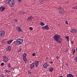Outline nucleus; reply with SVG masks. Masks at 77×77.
Returning <instances> with one entry per match:
<instances>
[{"label": "nucleus", "instance_id": "22", "mask_svg": "<svg viewBox=\"0 0 77 77\" xmlns=\"http://www.w3.org/2000/svg\"><path fill=\"white\" fill-rule=\"evenodd\" d=\"M65 38L67 39V41H69V36H67L65 37Z\"/></svg>", "mask_w": 77, "mask_h": 77}, {"label": "nucleus", "instance_id": "19", "mask_svg": "<svg viewBox=\"0 0 77 77\" xmlns=\"http://www.w3.org/2000/svg\"><path fill=\"white\" fill-rule=\"evenodd\" d=\"M12 41H13V40H11L10 41H8V44H11V43L12 42Z\"/></svg>", "mask_w": 77, "mask_h": 77}, {"label": "nucleus", "instance_id": "35", "mask_svg": "<svg viewBox=\"0 0 77 77\" xmlns=\"http://www.w3.org/2000/svg\"><path fill=\"white\" fill-rule=\"evenodd\" d=\"M21 49H20L18 51V52H21Z\"/></svg>", "mask_w": 77, "mask_h": 77}, {"label": "nucleus", "instance_id": "34", "mask_svg": "<svg viewBox=\"0 0 77 77\" xmlns=\"http://www.w3.org/2000/svg\"><path fill=\"white\" fill-rule=\"evenodd\" d=\"M56 58H57V59H59V57L58 56L56 57Z\"/></svg>", "mask_w": 77, "mask_h": 77}, {"label": "nucleus", "instance_id": "3", "mask_svg": "<svg viewBox=\"0 0 77 77\" xmlns=\"http://www.w3.org/2000/svg\"><path fill=\"white\" fill-rule=\"evenodd\" d=\"M7 3H8L10 6H13L14 4V0H7Z\"/></svg>", "mask_w": 77, "mask_h": 77}, {"label": "nucleus", "instance_id": "20", "mask_svg": "<svg viewBox=\"0 0 77 77\" xmlns=\"http://www.w3.org/2000/svg\"><path fill=\"white\" fill-rule=\"evenodd\" d=\"M49 70L50 71V72H52V71H53V68L52 67H50Z\"/></svg>", "mask_w": 77, "mask_h": 77}, {"label": "nucleus", "instance_id": "15", "mask_svg": "<svg viewBox=\"0 0 77 77\" xmlns=\"http://www.w3.org/2000/svg\"><path fill=\"white\" fill-rule=\"evenodd\" d=\"M5 10V8L3 7H0V11H3Z\"/></svg>", "mask_w": 77, "mask_h": 77}, {"label": "nucleus", "instance_id": "31", "mask_svg": "<svg viewBox=\"0 0 77 77\" xmlns=\"http://www.w3.org/2000/svg\"><path fill=\"white\" fill-rule=\"evenodd\" d=\"M35 53H33L32 54V56H35Z\"/></svg>", "mask_w": 77, "mask_h": 77}, {"label": "nucleus", "instance_id": "29", "mask_svg": "<svg viewBox=\"0 0 77 77\" xmlns=\"http://www.w3.org/2000/svg\"><path fill=\"white\" fill-rule=\"evenodd\" d=\"M73 8L74 9H77V6H76L75 7H74Z\"/></svg>", "mask_w": 77, "mask_h": 77}, {"label": "nucleus", "instance_id": "33", "mask_svg": "<svg viewBox=\"0 0 77 77\" xmlns=\"http://www.w3.org/2000/svg\"><path fill=\"white\" fill-rule=\"evenodd\" d=\"M22 0H18V1H19V2H20V3H21V1Z\"/></svg>", "mask_w": 77, "mask_h": 77}, {"label": "nucleus", "instance_id": "45", "mask_svg": "<svg viewBox=\"0 0 77 77\" xmlns=\"http://www.w3.org/2000/svg\"><path fill=\"white\" fill-rule=\"evenodd\" d=\"M76 50H77V47H76Z\"/></svg>", "mask_w": 77, "mask_h": 77}, {"label": "nucleus", "instance_id": "24", "mask_svg": "<svg viewBox=\"0 0 77 77\" xmlns=\"http://www.w3.org/2000/svg\"><path fill=\"white\" fill-rule=\"evenodd\" d=\"M23 59L24 61H26V57H23Z\"/></svg>", "mask_w": 77, "mask_h": 77}, {"label": "nucleus", "instance_id": "43", "mask_svg": "<svg viewBox=\"0 0 77 77\" xmlns=\"http://www.w3.org/2000/svg\"><path fill=\"white\" fill-rule=\"evenodd\" d=\"M59 77H63V76H59Z\"/></svg>", "mask_w": 77, "mask_h": 77}, {"label": "nucleus", "instance_id": "18", "mask_svg": "<svg viewBox=\"0 0 77 77\" xmlns=\"http://www.w3.org/2000/svg\"><path fill=\"white\" fill-rule=\"evenodd\" d=\"M40 3L41 5L43 4L44 3V1L43 0H40Z\"/></svg>", "mask_w": 77, "mask_h": 77}, {"label": "nucleus", "instance_id": "21", "mask_svg": "<svg viewBox=\"0 0 77 77\" xmlns=\"http://www.w3.org/2000/svg\"><path fill=\"white\" fill-rule=\"evenodd\" d=\"M8 68H10L11 67V65L10 64V63H8Z\"/></svg>", "mask_w": 77, "mask_h": 77}, {"label": "nucleus", "instance_id": "37", "mask_svg": "<svg viewBox=\"0 0 77 77\" xmlns=\"http://www.w3.org/2000/svg\"><path fill=\"white\" fill-rule=\"evenodd\" d=\"M66 24H68V22H67V21H66Z\"/></svg>", "mask_w": 77, "mask_h": 77}, {"label": "nucleus", "instance_id": "1", "mask_svg": "<svg viewBox=\"0 0 77 77\" xmlns=\"http://www.w3.org/2000/svg\"><path fill=\"white\" fill-rule=\"evenodd\" d=\"M54 40L56 41L58 43H60L62 41V39L60 38V35H55L54 36Z\"/></svg>", "mask_w": 77, "mask_h": 77}, {"label": "nucleus", "instance_id": "17", "mask_svg": "<svg viewBox=\"0 0 77 77\" xmlns=\"http://www.w3.org/2000/svg\"><path fill=\"white\" fill-rule=\"evenodd\" d=\"M40 24L42 26H44V25H45V24L44 23L42 22L40 23Z\"/></svg>", "mask_w": 77, "mask_h": 77}, {"label": "nucleus", "instance_id": "44", "mask_svg": "<svg viewBox=\"0 0 77 77\" xmlns=\"http://www.w3.org/2000/svg\"><path fill=\"white\" fill-rule=\"evenodd\" d=\"M1 77H4V76H1Z\"/></svg>", "mask_w": 77, "mask_h": 77}, {"label": "nucleus", "instance_id": "38", "mask_svg": "<svg viewBox=\"0 0 77 77\" xmlns=\"http://www.w3.org/2000/svg\"><path fill=\"white\" fill-rule=\"evenodd\" d=\"M71 44H73L74 43V42L73 41H71Z\"/></svg>", "mask_w": 77, "mask_h": 77}, {"label": "nucleus", "instance_id": "10", "mask_svg": "<svg viewBox=\"0 0 77 77\" xmlns=\"http://www.w3.org/2000/svg\"><path fill=\"white\" fill-rule=\"evenodd\" d=\"M34 63L35 64V67H36V66L38 65V64L39 63V61H36L34 62Z\"/></svg>", "mask_w": 77, "mask_h": 77}, {"label": "nucleus", "instance_id": "40", "mask_svg": "<svg viewBox=\"0 0 77 77\" xmlns=\"http://www.w3.org/2000/svg\"><path fill=\"white\" fill-rule=\"evenodd\" d=\"M75 60H76V62H77V57L75 58Z\"/></svg>", "mask_w": 77, "mask_h": 77}, {"label": "nucleus", "instance_id": "14", "mask_svg": "<svg viewBox=\"0 0 77 77\" xmlns=\"http://www.w3.org/2000/svg\"><path fill=\"white\" fill-rule=\"evenodd\" d=\"M66 76L67 77H74V76L71 74H67Z\"/></svg>", "mask_w": 77, "mask_h": 77}, {"label": "nucleus", "instance_id": "42", "mask_svg": "<svg viewBox=\"0 0 77 77\" xmlns=\"http://www.w3.org/2000/svg\"><path fill=\"white\" fill-rule=\"evenodd\" d=\"M46 59H47L48 60H49V58H46Z\"/></svg>", "mask_w": 77, "mask_h": 77}, {"label": "nucleus", "instance_id": "2", "mask_svg": "<svg viewBox=\"0 0 77 77\" xmlns=\"http://www.w3.org/2000/svg\"><path fill=\"white\" fill-rule=\"evenodd\" d=\"M23 39L21 38H18L14 42V43L15 45H21L22 44Z\"/></svg>", "mask_w": 77, "mask_h": 77}, {"label": "nucleus", "instance_id": "25", "mask_svg": "<svg viewBox=\"0 0 77 77\" xmlns=\"http://www.w3.org/2000/svg\"><path fill=\"white\" fill-rule=\"evenodd\" d=\"M4 64L5 63H2L1 64V66H3V65H4Z\"/></svg>", "mask_w": 77, "mask_h": 77}, {"label": "nucleus", "instance_id": "8", "mask_svg": "<svg viewBox=\"0 0 77 77\" xmlns=\"http://www.w3.org/2000/svg\"><path fill=\"white\" fill-rule=\"evenodd\" d=\"M43 29H46V30H49V27L48 25H46V26L43 27Z\"/></svg>", "mask_w": 77, "mask_h": 77}, {"label": "nucleus", "instance_id": "4", "mask_svg": "<svg viewBox=\"0 0 77 77\" xmlns=\"http://www.w3.org/2000/svg\"><path fill=\"white\" fill-rule=\"evenodd\" d=\"M5 35V32L2 30L0 31V38H3Z\"/></svg>", "mask_w": 77, "mask_h": 77}, {"label": "nucleus", "instance_id": "36", "mask_svg": "<svg viewBox=\"0 0 77 77\" xmlns=\"http://www.w3.org/2000/svg\"><path fill=\"white\" fill-rule=\"evenodd\" d=\"M65 65H66V66H68V63H66Z\"/></svg>", "mask_w": 77, "mask_h": 77}, {"label": "nucleus", "instance_id": "9", "mask_svg": "<svg viewBox=\"0 0 77 77\" xmlns=\"http://www.w3.org/2000/svg\"><path fill=\"white\" fill-rule=\"evenodd\" d=\"M77 30L76 29H72L70 31L71 33H77Z\"/></svg>", "mask_w": 77, "mask_h": 77}, {"label": "nucleus", "instance_id": "27", "mask_svg": "<svg viewBox=\"0 0 77 77\" xmlns=\"http://www.w3.org/2000/svg\"><path fill=\"white\" fill-rule=\"evenodd\" d=\"M75 49H74L73 52V54H75Z\"/></svg>", "mask_w": 77, "mask_h": 77}, {"label": "nucleus", "instance_id": "13", "mask_svg": "<svg viewBox=\"0 0 77 77\" xmlns=\"http://www.w3.org/2000/svg\"><path fill=\"white\" fill-rule=\"evenodd\" d=\"M16 29L17 30H18L19 32H21V31L22 30L19 26H17L16 27Z\"/></svg>", "mask_w": 77, "mask_h": 77}, {"label": "nucleus", "instance_id": "11", "mask_svg": "<svg viewBox=\"0 0 77 77\" xmlns=\"http://www.w3.org/2000/svg\"><path fill=\"white\" fill-rule=\"evenodd\" d=\"M34 66H35V65L34 63H32L30 66V69H32Z\"/></svg>", "mask_w": 77, "mask_h": 77}, {"label": "nucleus", "instance_id": "46", "mask_svg": "<svg viewBox=\"0 0 77 77\" xmlns=\"http://www.w3.org/2000/svg\"><path fill=\"white\" fill-rule=\"evenodd\" d=\"M30 63H31V62H30Z\"/></svg>", "mask_w": 77, "mask_h": 77}, {"label": "nucleus", "instance_id": "5", "mask_svg": "<svg viewBox=\"0 0 77 77\" xmlns=\"http://www.w3.org/2000/svg\"><path fill=\"white\" fill-rule=\"evenodd\" d=\"M59 12L60 14H62L64 13V10L62 9L61 8H59Z\"/></svg>", "mask_w": 77, "mask_h": 77}, {"label": "nucleus", "instance_id": "41", "mask_svg": "<svg viewBox=\"0 0 77 77\" xmlns=\"http://www.w3.org/2000/svg\"><path fill=\"white\" fill-rule=\"evenodd\" d=\"M53 63L51 61L50 62V63H51V64H52V63Z\"/></svg>", "mask_w": 77, "mask_h": 77}, {"label": "nucleus", "instance_id": "28", "mask_svg": "<svg viewBox=\"0 0 77 77\" xmlns=\"http://www.w3.org/2000/svg\"><path fill=\"white\" fill-rule=\"evenodd\" d=\"M5 71L6 72H8V73L9 72V70H6Z\"/></svg>", "mask_w": 77, "mask_h": 77}, {"label": "nucleus", "instance_id": "6", "mask_svg": "<svg viewBox=\"0 0 77 77\" xmlns=\"http://www.w3.org/2000/svg\"><path fill=\"white\" fill-rule=\"evenodd\" d=\"M3 61L4 62H7L8 61V57L6 56H4L3 57Z\"/></svg>", "mask_w": 77, "mask_h": 77}, {"label": "nucleus", "instance_id": "30", "mask_svg": "<svg viewBox=\"0 0 77 77\" xmlns=\"http://www.w3.org/2000/svg\"><path fill=\"white\" fill-rule=\"evenodd\" d=\"M20 13L21 14H24V12L23 11H21L20 12Z\"/></svg>", "mask_w": 77, "mask_h": 77}, {"label": "nucleus", "instance_id": "26", "mask_svg": "<svg viewBox=\"0 0 77 77\" xmlns=\"http://www.w3.org/2000/svg\"><path fill=\"white\" fill-rule=\"evenodd\" d=\"M29 29L30 30H33V28L32 27H30Z\"/></svg>", "mask_w": 77, "mask_h": 77}, {"label": "nucleus", "instance_id": "12", "mask_svg": "<svg viewBox=\"0 0 77 77\" xmlns=\"http://www.w3.org/2000/svg\"><path fill=\"white\" fill-rule=\"evenodd\" d=\"M6 50L7 51H10L11 50V47L10 46H7Z\"/></svg>", "mask_w": 77, "mask_h": 77}, {"label": "nucleus", "instance_id": "32", "mask_svg": "<svg viewBox=\"0 0 77 77\" xmlns=\"http://www.w3.org/2000/svg\"><path fill=\"white\" fill-rule=\"evenodd\" d=\"M28 74H32V72L29 71H28Z\"/></svg>", "mask_w": 77, "mask_h": 77}, {"label": "nucleus", "instance_id": "16", "mask_svg": "<svg viewBox=\"0 0 77 77\" xmlns=\"http://www.w3.org/2000/svg\"><path fill=\"white\" fill-rule=\"evenodd\" d=\"M32 18H33V17H32V16H31L27 18V21H29V20H31L32 19Z\"/></svg>", "mask_w": 77, "mask_h": 77}, {"label": "nucleus", "instance_id": "23", "mask_svg": "<svg viewBox=\"0 0 77 77\" xmlns=\"http://www.w3.org/2000/svg\"><path fill=\"white\" fill-rule=\"evenodd\" d=\"M26 57V54H24L23 56V57Z\"/></svg>", "mask_w": 77, "mask_h": 77}, {"label": "nucleus", "instance_id": "7", "mask_svg": "<svg viewBox=\"0 0 77 77\" xmlns=\"http://www.w3.org/2000/svg\"><path fill=\"white\" fill-rule=\"evenodd\" d=\"M49 64H48V63H46L43 65V66L45 68H47V67H48Z\"/></svg>", "mask_w": 77, "mask_h": 77}, {"label": "nucleus", "instance_id": "39", "mask_svg": "<svg viewBox=\"0 0 77 77\" xmlns=\"http://www.w3.org/2000/svg\"><path fill=\"white\" fill-rule=\"evenodd\" d=\"M15 21L16 22H17V21H18L16 19H15Z\"/></svg>", "mask_w": 77, "mask_h": 77}]
</instances>
